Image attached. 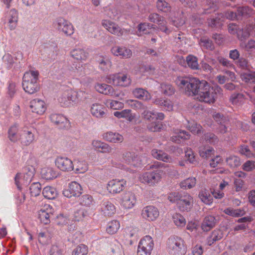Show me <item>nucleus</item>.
Instances as JSON below:
<instances>
[{"mask_svg":"<svg viewBox=\"0 0 255 255\" xmlns=\"http://www.w3.org/2000/svg\"><path fill=\"white\" fill-rule=\"evenodd\" d=\"M70 55L78 62H83L87 59L88 53L82 48H76L70 51Z\"/></svg>","mask_w":255,"mask_h":255,"instance_id":"obj_25","label":"nucleus"},{"mask_svg":"<svg viewBox=\"0 0 255 255\" xmlns=\"http://www.w3.org/2000/svg\"><path fill=\"white\" fill-rule=\"evenodd\" d=\"M50 214L45 210L41 209L38 212V218L41 222L47 224L50 222Z\"/></svg>","mask_w":255,"mask_h":255,"instance_id":"obj_56","label":"nucleus"},{"mask_svg":"<svg viewBox=\"0 0 255 255\" xmlns=\"http://www.w3.org/2000/svg\"><path fill=\"white\" fill-rule=\"evenodd\" d=\"M123 158L127 163L133 167H138L142 164L141 157L134 152H126Z\"/></svg>","mask_w":255,"mask_h":255,"instance_id":"obj_16","label":"nucleus"},{"mask_svg":"<svg viewBox=\"0 0 255 255\" xmlns=\"http://www.w3.org/2000/svg\"><path fill=\"white\" fill-rule=\"evenodd\" d=\"M241 77L246 82L255 83V72H243L241 73Z\"/></svg>","mask_w":255,"mask_h":255,"instance_id":"obj_48","label":"nucleus"},{"mask_svg":"<svg viewBox=\"0 0 255 255\" xmlns=\"http://www.w3.org/2000/svg\"><path fill=\"white\" fill-rule=\"evenodd\" d=\"M35 172V168L32 166H27L24 169L23 176L22 179H20V174L17 173L15 175L14 180L15 183L19 190L21 189V185H27L30 183L34 175Z\"/></svg>","mask_w":255,"mask_h":255,"instance_id":"obj_5","label":"nucleus"},{"mask_svg":"<svg viewBox=\"0 0 255 255\" xmlns=\"http://www.w3.org/2000/svg\"><path fill=\"white\" fill-rule=\"evenodd\" d=\"M30 107L32 112L38 115H42L46 111L45 102L40 99H34L30 102Z\"/></svg>","mask_w":255,"mask_h":255,"instance_id":"obj_20","label":"nucleus"},{"mask_svg":"<svg viewBox=\"0 0 255 255\" xmlns=\"http://www.w3.org/2000/svg\"><path fill=\"white\" fill-rule=\"evenodd\" d=\"M111 51L115 56L122 58H128L132 55L131 50L125 46H115L111 48Z\"/></svg>","mask_w":255,"mask_h":255,"instance_id":"obj_19","label":"nucleus"},{"mask_svg":"<svg viewBox=\"0 0 255 255\" xmlns=\"http://www.w3.org/2000/svg\"><path fill=\"white\" fill-rule=\"evenodd\" d=\"M77 93L71 89L62 93L58 98V101L62 106L68 107L71 101H75L77 99Z\"/></svg>","mask_w":255,"mask_h":255,"instance_id":"obj_14","label":"nucleus"},{"mask_svg":"<svg viewBox=\"0 0 255 255\" xmlns=\"http://www.w3.org/2000/svg\"><path fill=\"white\" fill-rule=\"evenodd\" d=\"M159 215L158 210L153 206H146L142 211L143 217L148 221H154L157 218Z\"/></svg>","mask_w":255,"mask_h":255,"instance_id":"obj_18","label":"nucleus"},{"mask_svg":"<svg viewBox=\"0 0 255 255\" xmlns=\"http://www.w3.org/2000/svg\"><path fill=\"white\" fill-rule=\"evenodd\" d=\"M56 166L61 171L70 172L74 170L72 161L66 157L58 156L55 160Z\"/></svg>","mask_w":255,"mask_h":255,"instance_id":"obj_9","label":"nucleus"},{"mask_svg":"<svg viewBox=\"0 0 255 255\" xmlns=\"http://www.w3.org/2000/svg\"><path fill=\"white\" fill-rule=\"evenodd\" d=\"M92 144L96 150L103 153H111L113 150L108 144L100 140H93Z\"/></svg>","mask_w":255,"mask_h":255,"instance_id":"obj_26","label":"nucleus"},{"mask_svg":"<svg viewBox=\"0 0 255 255\" xmlns=\"http://www.w3.org/2000/svg\"><path fill=\"white\" fill-rule=\"evenodd\" d=\"M138 246L152 251L154 246L153 241L150 236H146L140 240Z\"/></svg>","mask_w":255,"mask_h":255,"instance_id":"obj_38","label":"nucleus"},{"mask_svg":"<svg viewBox=\"0 0 255 255\" xmlns=\"http://www.w3.org/2000/svg\"><path fill=\"white\" fill-rule=\"evenodd\" d=\"M102 25L110 33L118 36H122L125 32L129 31L127 29H122L116 23L108 19L103 20Z\"/></svg>","mask_w":255,"mask_h":255,"instance_id":"obj_8","label":"nucleus"},{"mask_svg":"<svg viewBox=\"0 0 255 255\" xmlns=\"http://www.w3.org/2000/svg\"><path fill=\"white\" fill-rule=\"evenodd\" d=\"M151 154L154 158L158 160H162L165 162H171V158L162 150L153 149L151 151Z\"/></svg>","mask_w":255,"mask_h":255,"instance_id":"obj_31","label":"nucleus"},{"mask_svg":"<svg viewBox=\"0 0 255 255\" xmlns=\"http://www.w3.org/2000/svg\"><path fill=\"white\" fill-rule=\"evenodd\" d=\"M114 115L118 118H128L129 121L131 120V111L130 110L126 109L121 112L117 111L114 112Z\"/></svg>","mask_w":255,"mask_h":255,"instance_id":"obj_58","label":"nucleus"},{"mask_svg":"<svg viewBox=\"0 0 255 255\" xmlns=\"http://www.w3.org/2000/svg\"><path fill=\"white\" fill-rule=\"evenodd\" d=\"M166 249L171 255H184L187 251L184 241L177 236H171L168 239Z\"/></svg>","mask_w":255,"mask_h":255,"instance_id":"obj_3","label":"nucleus"},{"mask_svg":"<svg viewBox=\"0 0 255 255\" xmlns=\"http://www.w3.org/2000/svg\"><path fill=\"white\" fill-rule=\"evenodd\" d=\"M239 152L248 158H250L255 157V154L250 150L248 146L246 145H241L240 146Z\"/></svg>","mask_w":255,"mask_h":255,"instance_id":"obj_57","label":"nucleus"},{"mask_svg":"<svg viewBox=\"0 0 255 255\" xmlns=\"http://www.w3.org/2000/svg\"><path fill=\"white\" fill-rule=\"evenodd\" d=\"M216 90L220 92L221 89L218 87L214 89L206 81L192 78V95L199 101L213 104L217 98Z\"/></svg>","mask_w":255,"mask_h":255,"instance_id":"obj_1","label":"nucleus"},{"mask_svg":"<svg viewBox=\"0 0 255 255\" xmlns=\"http://www.w3.org/2000/svg\"><path fill=\"white\" fill-rule=\"evenodd\" d=\"M5 19L7 21L9 29L14 30L17 25L18 21V13L14 9H12L5 15Z\"/></svg>","mask_w":255,"mask_h":255,"instance_id":"obj_23","label":"nucleus"},{"mask_svg":"<svg viewBox=\"0 0 255 255\" xmlns=\"http://www.w3.org/2000/svg\"><path fill=\"white\" fill-rule=\"evenodd\" d=\"M39 72L37 70H29L23 76L22 87L25 92L33 94L39 90L37 83Z\"/></svg>","mask_w":255,"mask_h":255,"instance_id":"obj_2","label":"nucleus"},{"mask_svg":"<svg viewBox=\"0 0 255 255\" xmlns=\"http://www.w3.org/2000/svg\"><path fill=\"white\" fill-rule=\"evenodd\" d=\"M215 218L212 216H208L203 220L201 226L202 229L204 231L208 232L215 226Z\"/></svg>","mask_w":255,"mask_h":255,"instance_id":"obj_32","label":"nucleus"},{"mask_svg":"<svg viewBox=\"0 0 255 255\" xmlns=\"http://www.w3.org/2000/svg\"><path fill=\"white\" fill-rule=\"evenodd\" d=\"M147 128L150 131L157 132L163 129V125L160 122H154L148 124Z\"/></svg>","mask_w":255,"mask_h":255,"instance_id":"obj_49","label":"nucleus"},{"mask_svg":"<svg viewBox=\"0 0 255 255\" xmlns=\"http://www.w3.org/2000/svg\"><path fill=\"white\" fill-rule=\"evenodd\" d=\"M156 27V25L154 24L148 22L140 23L137 26L136 34L138 36L149 34L150 33L149 30L152 28L155 29Z\"/></svg>","mask_w":255,"mask_h":255,"instance_id":"obj_29","label":"nucleus"},{"mask_svg":"<svg viewBox=\"0 0 255 255\" xmlns=\"http://www.w3.org/2000/svg\"><path fill=\"white\" fill-rule=\"evenodd\" d=\"M108 106L114 110H120L123 109L124 105L123 103L115 100H110L107 102Z\"/></svg>","mask_w":255,"mask_h":255,"instance_id":"obj_61","label":"nucleus"},{"mask_svg":"<svg viewBox=\"0 0 255 255\" xmlns=\"http://www.w3.org/2000/svg\"><path fill=\"white\" fill-rule=\"evenodd\" d=\"M254 29V25L252 24H247L238 28L237 37L241 41H244L249 38Z\"/></svg>","mask_w":255,"mask_h":255,"instance_id":"obj_22","label":"nucleus"},{"mask_svg":"<svg viewBox=\"0 0 255 255\" xmlns=\"http://www.w3.org/2000/svg\"><path fill=\"white\" fill-rule=\"evenodd\" d=\"M162 173L163 171L160 169L152 172H146L141 174L139 179L142 183L153 186L161 180Z\"/></svg>","mask_w":255,"mask_h":255,"instance_id":"obj_6","label":"nucleus"},{"mask_svg":"<svg viewBox=\"0 0 255 255\" xmlns=\"http://www.w3.org/2000/svg\"><path fill=\"white\" fill-rule=\"evenodd\" d=\"M41 186L38 182L33 183L29 188L31 196L36 197L38 196L41 192Z\"/></svg>","mask_w":255,"mask_h":255,"instance_id":"obj_55","label":"nucleus"},{"mask_svg":"<svg viewBox=\"0 0 255 255\" xmlns=\"http://www.w3.org/2000/svg\"><path fill=\"white\" fill-rule=\"evenodd\" d=\"M156 7L158 10L166 13L170 12L171 10L170 5L165 0H157Z\"/></svg>","mask_w":255,"mask_h":255,"instance_id":"obj_40","label":"nucleus"},{"mask_svg":"<svg viewBox=\"0 0 255 255\" xmlns=\"http://www.w3.org/2000/svg\"><path fill=\"white\" fill-rule=\"evenodd\" d=\"M174 223L176 226L179 227H184L186 225V220L184 217L180 214L176 213L172 216Z\"/></svg>","mask_w":255,"mask_h":255,"instance_id":"obj_45","label":"nucleus"},{"mask_svg":"<svg viewBox=\"0 0 255 255\" xmlns=\"http://www.w3.org/2000/svg\"><path fill=\"white\" fill-rule=\"evenodd\" d=\"M126 104L135 110H142L146 109V106L137 100H127L126 101Z\"/></svg>","mask_w":255,"mask_h":255,"instance_id":"obj_41","label":"nucleus"},{"mask_svg":"<svg viewBox=\"0 0 255 255\" xmlns=\"http://www.w3.org/2000/svg\"><path fill=\"white\" fill-rule=\"evenodd\" d=\"M223 237V232L219 229L214 230L208 239V244L211 246L216 241L220 240Z\"/></svg>","mask_w":255,"mask_h":255,"instance_id":"obj_34","label":"nucleus"},{"mask_svg":"<svg viewBox=\"0 0 255 255\" xmlns=\"http://www.w3.org/2000/svg\"><path fill=\"white\" fill-rule=\"evenodd\" d=\"M120 228V223L116 220H113L108 224L106 231L110 234L116 233Z\"/></svg>","mask_w":255,"mask_h":255,"instance_id":"obj_46","label":"nucleus"},{"mask_svg":"<svg viewBox=\"0 0 255 255\" xmlns=\"http://www.w3.org/2000/svg\"><path fill=\"white\" fill-rule=\"evenodd\" d=\"M17 127L16 126H13L10 128L8 130V138L12 142L16 141L19 136L17 134Z\"/></svg>","mask_w":255,"mask_h":255,"instance_id":"obj_51","label":"nucleus"},{"mask_svg":"<svg viewBox=\"0 0 255 255\" xmlns=\"http://www.w3.org/2000/svg\"><path fill=\"white\" fill-rule=\"evenodd\" d=\"M96 88L97 91L105 95L110 94V91L112 90V87L111 86L105 84H98Z\"/></svg>","mask_w":255,"mask_h":255,"instance_id":"obj_59","label":"nucleus"},{"mask_svg":"<svg viewBox=\"0 0 255 255\" xmlns=\"http://www.w3.org/2000/svg\"><path fill=\"white\" fill-rule=\"evenodd\" d=\"M176 83L178 87L186 96H190L191 92V78L189 77H178L176 79Z\"/></svg>","mask_w":255,"mask_h":255,"instance_id":"obj_12","label":"nucleus"},{"mask_svg":"<svg viewBox=\"0 0 255 255\" xmlns=\"http://www.w3.org/2000/svg\"><path fill=\"white\" fill-rule=\"evenodd\" d=\"M148 19L151 22L156 23L158 28L166 34H169L170 30L166 26V21L164 17L157 13H151L148 16Z\"/></svg>","mask_w":255,"mask_h":255,"instance_id":"obj_10","label":"nucleus"},{"mask_svg":"<svg viewBox=\"0 0 255 255\" xmlns=\"http://www.w3.org/2000/svg\"><path fill=\"white\" fill-rule=\"evenodd\" d=\"M226 214L234 217L243 216L245 211L241 209H234L232 207L226 208L223 211Z\"/></svg>","mask_w":255,"mask_h":255,"instance_id":"obj_42","label":"nucleus"},{"mask_svg":"<svg viewBox=\"0 0 255 255\" xmlns=\"http://www.w3.org/2000/svg\"><path fill=\"white\" fill-rule=\"evenodd\" d=\"M74 170L76 173H83L88 170V166L84 161H78L75 165Z\"/></svg>","mask_w":255,"mask_h":255,"instance_id":"obj_44","label":"nucleus"},{"mask_svg":"<svg viewBox=\"0 0 255 255\" xmlns=\"http://www.w3.org/2000/svg\"><path fill=\"white\" fill-rule=\"evenodd\" d=\"M226 162L231 167H236L241 164L240 158L236 155H230L226 158Z\"/></svg>","mask_w":255,"mask_h":255,"instance_id":"obj_47","label":"nucleus"},{"mask_svg":"<svg viewBox=\"0 0 255 255\" xmlns=\"http://www.w3.org/2000/svg\"><path fill=\"white\" fill-rule=\"evenodd\" d=\"M126 185V181L124 179H113L107 184V188L109 193L115 194L121 192Z\"/></svg>","mask_w":255,"mask_h":255,"instance_id":"obj_13","label":"nucleus"},{"mask_svg":"<svg viewBox=\"0 0 255 255\" xmlns=\"http://www.w3.org/2000/svg\"><path fill=\"white\" fill-rule=\"evenodd\" d=\"M93 201V197L88 194L83 195L79 199L80 204L85 206H89L92 204Z\"/></svg>","mask_w":255,"mask_h":255,"instance_id":"obj_54","label":"nucleus"},{"mask_svg":"<svg viewBox=\"0 0 255 255\" xmlns=\"http://www.w3.org/2000/svg\"><path fill=\"white\" fill-rule=\"evenodd\" d=\"M214 151L215 150L212 147H202L199 150V154L201 157L208 158L214 154Z\"/></svg>","mask_w":255,"mask_h":255,"instance_id":"obj_52","label":"nucleus"},{"mask_svg":"<svg viewBox=\"0 0 255 255\" xmlns=\"http://www.w3.org/2000/svg\"><path fill=\"white\" fill-rule=\"evenodd\" d=\"M132 93L134 97L138 99L144 100H148L150 99V94L142 88H136L132 91Z\"/></svg>","mask_w":255,"mask_h":255,"instance_id":"obj_37","label":"nucleus"},{"mask_svg":"<svg viewBox=\"0 0 255 255\" xmlns=\"http://www.w3.org/2000/svg\"><path fill=\"white\" fill-rule=\"evenodd\" d=\"M103 139L109 142L118 143L123 141L124 137L118 132L108 131L103 134Z\"/></svg>","mask_w":255,"mask_h":255,"instance_id":"obj_24","label":"nucleus"},{"mask_svg":"<svg viewBox=\"0 0 255 255\" xmlns=\"http://www.w3.org/2000/svg\"><path fill=\"white\" fill-rule=\"evenodd\" d=\"M21 142L24 145H29L34 139V134L27 128H23L19 133Z\"/></svg>","mask_w":255,"mask_h":255,"instance_id":"obj_21","label":"nucleus"},{"mask_svg":"<svg viewBox=\"0 0 255 255\" xmlns=\"http://www.w3.org/2000/svg\"><path fill=\"white\" fill-rule=\"evenodd\" d=\"M91 114L97 118H101L106 114V108L103 105L99 103L93 104L91 107Z\"/></svg>","mask_w":255,"mask_h":255,"instance_id":"obj_28","label":"nucleus"},{"mask_svg":"<svg viewBox=\"0 0 255 255\" xmlns=\"http://www.w3.org/2000/svg\"><path fill=\"white\" fill-rule=\"evenodd\" d=\"M50 119L51 122L60 129H68L71 128L69 121L61 114H52Z\"/></svg>","mask_w":255,"mask_h":255,"instance_id":"obj_11","label":"nucleus"},{"mask_svg":"<svg viewBox=\"0 0 255 255\" xmlns=\"http://www.w3.org/2000/svg\"><path fill=\"white\" fill-rule=\"evenodd\" d=\"M41 175L43 178L46 180H52L57 177L56 171L52 167H46L41 170Z\"/></svg>","mask_w":255,"mask_h":255,"instance_id":"obj_33","label":"nucleus"},{"mask_svg":"<svg viewBox=\"0 0 255 255\" xmlns=\"http://www.w3.org/2000/svg\"><path fill=\"white\" fill-rule=\"evenodd\" d=\"M191 198L189 194L181 195L180 200L178 202V207L181 211H188L190 210V201Z\"/></svg>","mask_w":255,"mask_h":255,"instance_id":"obj_27","label":"nucleus"},{"mask_svg":"<svg viewBox=\"0 0 255 255\" xmlns=\"http://www.w3.org/2000/svg\"><path fill=\"white\" fill-rule=\"evenodd\" d=\"M136 202V199L135 196L131 192H126L122 195L121 205L125 208H132L135 205Z\"/></svg>","mask_w":255,"mask_h":255,"instance_id":"obj_15","label":"nucleus"},{"mask_svg":"<svg viewBox=\"0 0 255 255\" xmlns=\"http://www.w3.org/2000/svg\"><path fill=\"white\" fill-rule=\"evenodd\" d=\"M88 253V248L84 244H80L75 248L72 253V255H87Z\"/></svg>","mask_w":255,"mask_h":255,"instance_id":"obj_43","label":"nucleus"},{"mask_svg":"<svg viewBox=\"0 0 255 255\" xmlns=\"http://www.w3.org/2000/svg\"><path fill=\"white\" fill-rule=\"evenodd\" d=\"M199 197L207 205H211L213 202L212 196L206 190L201 191L199 194Z\"/></svg>","mask_w":255,"mask_h":255,"instance_id":"obj_39","label":"nucleus"},{"mask_svg":"<svg viewBox=\"0 0 255 255\" xmlns=\"http://www.w3.org/2000/svg\"><path fill=\"white\" fill-rule=\"evenodd\" d=\"M42 194L45 198L54 199L57 196V192L55 188L48 186L43 189Z\"/></svg>","mask_w":255,"mask_h":255,"instance_id":"obj_36","label":"nucleus"},{"mask_svg":"<svg viewBox=\"0 0 255 255\" xmlns=\"http://www.w3.org/2000/svg\"><path fill=\"white\" fill-rule=\"evenodd\" d=\"M237 12L239 17H250L254 14L255 10L249 6H243L237 8Z\"/></svg>","mask_w":255,"mask_h":255,"instance_id":"obj_35","label":"nucleus"},{"mask_svg":"<svg viewBox=\"0 0 255 255\" xmlns=\"http://www.w3.org/2000/svg\"><path fill=\"white\" fill-rule=\"evenodd\" d=\"M106 81L109 84L122 87L128 86L131 83L130 79L127 75L120 73L108 76Z\"/></svg>","mask_w":255,"mask_h":255,"instance_id":"obj_7","label":"nucleus"},{"mask_svg":"<svg viewBox=\"0 0 255 255\" xmlns=\"http://www.w3.org/2000/svg\"><path fill=\"white\" fill-rule=\"evenodd\" d=\"M116 211L115 205L110 202H105L102 206L101 212L105 216L111 217L116 213Z\"/></svg>","mask_w":255,"mask_h":255,"instance_id":"obj_30","label":"nucleus"},{"mask_svg":"<svg viewBox=\"0 0 255 255\" xmlns=\"http://www.w3.org/2000/svg\"><path fill=\"white\" fill-rule=\"evenodd\" d=\"M245 99V96L240 93L233 94L230 98V101L234 105H240L244 102Z\"/></svg>","mask_w":255,"mask_h":255,"instance_id":"obj_50","label":"nucleus"},{"mask_svg":"<svg viewBox=\"0 0 255 255\" xmlns=\"http://www.w3.org/2000/svg\"><path fill=\"white\" fill-rule=\"evenodd\" d=\"M162 93L166 95H172L174 93V89L170 84L163 83L161 85Z\"/></svg>","mask_w":255,"mask_h":255,"instance_id":"obj_60","label":"nucleus"},{"mask_svg":"<svg viewBox=\"0 0 255 255\" xmlns=\"http://www.w3.org/2000/svg\"><path fill=\"white\" fill-rule=\"evenodd\" d=\"M53 25L58 31L66 36H71L74 33L75 28L72 23L62 17H57Z\"/></svg>","mask_w":255,"mask_h":255,"instance_id":"obj_4","label":"nucleus"},{"mask_svg":"<svg viewBox=\"0 0 255 255\" xmlns=\"http://www.w3.org/2000/svg\"><path fill=\"white\" fill-rule=\"evenodd\" d=\"M208 26L212 28H219L223 25V21L219 16L208 19Z\"/></svg>","mask_w":255,"mask_h":255,"instance_id":"obj_53","label":"nucleus"},{"mask_svg":"<svg viewBox=\"0 0 255 255\" xmlns=\"http://www.w3.org/2000/svg\"><path fill=\"white\" fill-rule=\"evenodd\" d=\"M82 193L81 186L76 182H71L68 189L63 191L64 196L71 198L73 196H79Z\"/></svg>","mask_w":255,"mask_h":255,"instance_id":"obj_17","label":"nucleus"},{"mask_svg":"<svg viewBox=\"0 0 255 255\" xmlns=\"http://www.w3.org/2000/svg\"><path fill=\"white\" fill-rule=\"evenodd\" d=\"M244 171L250 172L255 169V161L248 160L242 166Z\"/></svg>","mask_w":255,"mask_h":255,"instance_id":"obj_64","label":"nucleus"},{"mask_svg":"<svg viewBox=\"0 0 255 255\" xmlns=\"http://www.w3.org/2000/svg\"><path fill=\"white\" fill-rule=\"evenodd\" d=\"M143 110V112L141 113V115L142 118L146 120L151 121L154 119V117L156 116V113L148 110L147 108Z\"/></svg>","mask_w":255,"mask_h":255,"instance_id":"obj_63","label":"nucleus"},{"mask_svg":"<svg viewBox=\"0 0 255 255\" xmlns=\"http://www.w3.org/2000/svg\"><path fill=\"white\" fill-rule=\"evenodd\" d=\"M200 44L201 46L207 49H212L214 47L212 42L209 38L203 37L200 39Z\"/></svg>","mask_w":255,"mask_h":255,"instance_id":"obj_62","label":"nucleus"}]
</instances>
